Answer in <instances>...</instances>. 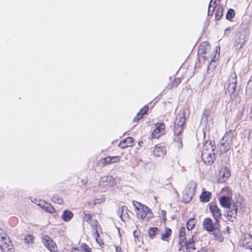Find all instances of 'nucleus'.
I'll return each mask as SVG.
<instances>
[{"mask_svg":"<svg viewBox=\"0 0 252 252\" xmlns=\"http://www.w3.org/2000/svg\"><path fill=\"white\" fill-rule=\"evenodd\" d=\"M159 229L157 227H153L149 230L148 233L149 236L153 238L154 236L159 233Z\"/></svg>","mask_w":252,"mask_h":252,"instance_id":"obj_30","label":"nucleus"},{"mask_svg":"<svg viewBox=\"0 0 252 252\" xmlns=\"http://www.w3.org/2000/svg\"><path fill=\"white\" fill-rule=\"evenodd\" d=\"M133 143V139L131 137H128L124 139L122 142L119 143V146L122 149H125L129 146H132Z\"/></svg>","mask_w":252,"mask_h":252,"instance_id":"obj_19","label":"nucleus"},{"mask_svg":"<svg viewBox=\"0 0 252 252\" xmlns=\"http://www.w3.org/2000/svg\"><path fill=\"white\" fill-rule=\"evenodd\" d=\"M73 217V214L72 212L68 210H64L62 215V219L66 222L70 221Z\"/></svg>","mask_w":252,"mask_h":252,"instance_id":"obj_22","label":"nucleus"},{"mask_svg":"<svg viewBox=\"0 0 252 252\" xmlns=\"http://www.w3.org/2000/svg\"><path fill=\"white\" fill-rule=\"evenodd\" d=\"M220 201L222 206L227 208H231V206L233 205V204L231 202L230 199L228 197H221L220 199Z\"/></svg>","mask_w":252,"mask_h":252,"instance_id":"obj_21","label":"nucleus"},{"mask_svg":"<svg viewBox=\"0 0 252 252\" xmlns=\"http://www.w3.org/2000/svg\"><path fill=\"white\" fill-rule=\"evenodd\" d=\"M37 205L39 206L46 212L50 213H53L55 212V209L50 204L48 203L43 200L39 201V203H37Z\"/></svg>","mask_w":252,"mask_h":252,"instance_id":"obj_15","label":"nucleus"},{"mask_svg":"<svg viewBox=\"0 0 252 252\" xmlns=\"http://www.w3.org/2000/svg\"><path fill=\"white\" fill-rule=\"evenodd\" d=\"M185 121V114L181 112L176 116L174 122L173 131L175 136L174 138V142L178 149H181L183 147L182 138L180 135L184 129Z\"/></svg>","mask_w":252,"mask_h":252,"instance_id":"obj_1","label":"nucleus"},{"mask_svg":"<svg viewBox=\"0 0 252 252\" xmlns=\"http://www.w3.org/2000/svg\"><path fill=\"white\" fill-rule=\"evenodd\" d=\"M220 228V227L219 228L215 229L212 232L216 240L219 242H222L223 240V237Z\"/></svg>","mask_w":252,"mask_h":252,"instance_id":"obj_25","label":"nucleus"},{"mask_svg":"<svg viewBox=\"0 0 252 252\" xmlns=\"http://www.w3.org/2000/svg\"><path fill=\"white\" fill-rule=\"evenodd\" d=\"M203 227L204 230L210 232L214 231L215 229L220 227L219 220H215L214 223L212 220L209 218L205 219L202 222Z\"/></svg>","mask_w":252,"mask_h":252,"instance_id":"obj_7","label":"nucleus"},{"mask_svg":"<svg viewBox=\"0 0 252 252\" xmlns=\"http://www.w3.org/2000/svg\"><path fill=\"white\" fill-rule=\"evenodd\" d=\"M32 240V238L31 235H26L24 241L25 243L29 244Z\"/></svg>","mask_w":252,"mask_h":252,"instance_id":"obj_36","label":"nucleus"},{"mask_svg":"<svg viewBox=\"0 0 252 252\" xmlns=\"http://www.w3.org/2000/svg\"><path fill=\"white\" fill-rule=\"evenodd\" d=\"M211 198V193L209 191H203L200 196V199L201 202H209Z\"/></svg>","mask_w":252,"mask_h":252,"instance_id":"obj_24","label":"nucleus"},{"mask_svg":"<svg viewBox=\"0 0 252 252\" xmlns=\"http://www.w3.org/2000/svg\"><path fill=\"white\" fill-rule=\"evenodd\" d=\"M223 15V8L222 7H219L216 12L215 17L217 20H219Z\"/></svg>","mask_w":252,"mask_h":252,"instance_id":"obj_31","label":"nucleus"},{"mask_svg":"<svg viewBox=\"0 0 252 252\" xmlns=\"http://www.w3.org/2000/svg\"><path fill=\"white\" fill-rule=\"evenodd\" d=\"M166 154V149L164 147L157 145L153 150V154L158 157H162Z\"/></svg>","mask_w":252,"mask_h":252,"instance_id":"obj_17","label":"nucleus"},{"mask_svg":"<svg viewBox=\"0 0 252 252\" xmlns=\"http://www.w3.org/2000/svg\"><path fill=\"white\" fill-rule=\"evenodd\" d=\"M120 160V157L118 156H114V157H110L108 156L104 158H103L102 160V163H105L107 164H109L111 163H114L117 162H118Z\"/></svg>","mask_w":252,"mask_h":252,"instance_id":"obj_20","label":"nucleus"},{"mask_svg":"<svg viewBox=\"0 0 252 252\" xmlns=\"http://www.w3.org/2000/svg\"><path fill=\"white\" fill-rule=\"evenodd\" d=\"M155 127L152 136L154 138H158L164 133L165 126L163 123H158L155 125Z\"/></svg>","mask_w":252,"mask_h":252,"instance_id":"obj_10","label":"nucleus"},{"mask_svg":"<svg viewBox=\"0 0 252 252\" xmlns=\"http://www.w3.org/2000/svg\"><path fill=\"white\" fill-rule=\"evenodd\" d=\"M235 135V131L232 129L226 132L220 142V150L221 153H225L230 150Z\"/></svg>","mask_w":252,"mask_h":252,"instance_id":"obj_2","label":"nucleus"},{"mask_svg":"<svg viewBox=\"0 0 252 252\" xmlns=\"http://www.w3.org/2000/svg\"><path fill=\"white\" fill-rule=\"evenodd\" d=\"M236 84L237 75L235 72H232L228 78L225 93L230 94H233L235 90Z\"/></svg>","mask_w":252,"mask_h":252,"instance_id":"obj_8","label":"nucleus"},{"mask_svg":"<svg viewBox=\"0 0 252 252\" xmlns=\"http://www.w3.org/2000/svg\"><path fill=\"white\" fill-rule=\"evenodd\" d=\"M201 157L203 162L206 164L211 165L214 163L215 159V154L205 153L201 154Z\"/></svg>","mask_w":252,"mask_h":252,"instance_id":"obj_14","label":"nucleus"},{"mask_svg":"<svg viewBox=\"0 0 252 252\" xmlns=\"http://www.w3.org/2000/svg\"><path fill=\"white\" fill-rule=\"evenodd\" d=\"M186 247V251L189 252V251L190 252L191 251L194 250V244H185Z\"/></svg>","mask_w":252,"mask_h":252,"instance_id":"obj_38","label":"nucleus"},{"mask_svg":"<svg viewBox=\"0 0 252 252\" xmlns=\"http://www.w3.org/2000/svg\"><path fill=\"white\" fill-rule=\"evenodd\" d=\"M240 244L242 247L248 249H252V236L250 234L244 235L240 241Z\"/></svg>","mask_w":252,"mask_h":252,"instance_id":"obj_9","label":"nucleus"},{"mask_svg":"<svg viewBox=\"0 0 252 252\" xmlns=\"http://www.w3.org/2000/svg\"><path fill=\"white\" fill-rule=\"evenodd\" d=\"M80 249L83 252H91L92 251V249L85 243L81 244Z\"/></svg>","mask_w":252,"mask_h":252,"instance_id":"obj_33","label":"nucleus"},{"mask_svg":"<svg viewBox=\"0 0 252 252\" xmlns=\"http://www.w3.org/2000/svg\"><path fill=\"white\" fill-rule=\"evenodd\" d=\"M194 244V241L192 238H190L188 241H186L185 244Z\"/></svg>","mask_w":252,"mask_h":252,"instance_id":"obj_45","label":"nucleus"},{"mask_svg":"<svg viewBox=\"0 0 252 252\" xmlns=\"http://www.w3.org/2000/svg\"><path fill=\"white\" fill-rule=\"evenodd\" d=\"M116 184L115 179L111 176L102 177L99 181V186L105 191L114 186Z\"/></svg>","mask_w":252,"mask_h":252,"instance_id":"obj_6","label":"nucleus"},{"mask_svg":"<svg viewBox=\"0 0 252 252\" xmlns=\"http://www.w3.org/2000/svg\"><path fill=\"white\" fill-rule=\"evenodd\" d=\"M209 209L212 213L215 220L220 221L221 218V213L219 208L216 204H210Z\"/></svg>","mask_w":252,"mask_h":252,"instance_id":"obj_13","label":"nucleus"},{"mask_svg":"<svg viewBox=\"0 0 252 252\" xmlns=\"http://www.w3.org/2000/svg\"><path fill=\"white\" fill-rule=\"evenodd\" d=\"M149 109V107L147 105H145L140 111L137 114V115L133 119L134 122H138L142 117V115H145L147 113Z\"/></svg>","mask_w":252,"mask_h":252,"instance_id":"obj_23","label":"nucleus"},{"mask_svg":"<svg viewBox=\"0 0 252 252\" xmlns=\"http://www.w3.org/2000/svg\"><path fill=\"white\" fill-rule=\"evenodd\" d=\"M185 239H186L185 236H183V237L179 236V244L182 245V243L185 242Z\"/></svg>","mask_w":252,"mask_h":252,"instance_id":"obj_47","label":"nucleus"},{"mask_svg":"<svg viewBox=\"0 0 252 252\" xmlns=\"http://www.w3.org/2000/svg\"><path fill=\"white\" fill-rule=\"evenodd\" d=\"M0 248L3 252H14L11 242L1 229H0Z\"/></svg>","mask_w":252,"mask_h":252,"instance_id":"obj_4","label":"nucleus"},{"mask_svg":"<svg viewBox=\"0 0 252 252\" xmlns=\"http://www.w3.org/2000/svg\"><path fill=\"white\" fill-rule=\"evenodd\" d=\"M185 228L184 227H181L179 230V236L183 237V236H185Z\"/></svg>","mask_w":252,"mask_h":252,"instance_id":"obj_40","label":"nucleus"},{"mask_svg":"<svg viewBox=\"0 0 252 252\" xmlns=\"http://www.w3.org/2000/svg\"><path fill=\"white\" fill-rule=\"evenodd\" d=\"M205 46H207L208 47H209V45H208V44L207 43H206V42H204L202 44V45L200 46V48H199V50L201 51V50H203V47ZM204 53H205V50H204Z\"/></svg>","mask_w":252,"mask_h":252,"instance_id":"obj_44","label":"nucleus"},{"mask_svg":"<svg viewBox=\"0 0 252 252\" xmlns=\"http://www.w3.org/2000/svg\"><path fill=\"white\" fill-rule=\"evenodd\" d=\"M124 212V207L122 206V207H119V208L118 209V210L117 211V214L120 218H121L122 216H123Z\"/></svg>","mask_w":252,"mask_h":252,"instance_id":"obj_37","label":"nucleus"},{"mask_svg":"<svg viewBox=\"0 0 252 252\" xmlns=\"http://www.w3.org/2000/svg\"><path fill=\"white\" fill-rule=\"evenodd\" d=\"M129 218V215L126 211L125 212H124L123 216L121 217V219L123 221H126L128 220Z\"/></svg>","mask_w":252,"mask_h":252,"instance_id":"obj_39","label":"nucleus"},{"mask_svg":"<svg viewBox=\"0 0 252 252\" xmlns=\"http://www.w3.org/2000/svg\"><path fill=\"white\" fill-rule=\"evenodd\" d=\"M245 110V107L244 105H242L240 108H239V111L238 113V115L237 116V119L238 120H240L242 119V116L244 115V111Z\"/></svg>","mask_w":252,"mask_h":252,"instance_id":"obj_34","label":"nucleus"},{"mask_svg":"<svg viewBox=\"0 0 252 252\" xmlns=\"http://www.w3.org/2000/svg\"><path fill=\"white\" fill-rule=\"evenodd\" d=\"M71 252H79V250L78 249H74Z\"/></svg>","mask_w":252,"mask_h":252,"instance_id":"obj_49","label":"nucleus"},{"mask_svg":"<svg viewBox=\"0 0 252 252\" xmlns=\"http://www.w3.org/2000/svg\"><path fill=\"white\" fill-rule=\"evenodd\" d=\"M92 218V217L90 214H85L84 216L83 217V220L84 221H88Z\"/></svg>","mask_w":252,"mask_h":252,"instance_id":"obj_41","label":"nucleus"},{"mask_svg":"<svg viewBox=\"0 0 252 252\" xmlns=\"http://www.w3.org/2000/svg\"><path fill=\"white\" fill-rule=\"evenodd\" d=\"M133 205L138 211V217L144 220H148L152 217L153 214L150 209L146 206L137 201H133Z\"/></svg>","mask_w":252,"mask_h":252,"instance_id":"obj_3","label":"nucleus"},{"mask_svg":"<svg viewBox=\"0 0 252 252\" xmlns=\"http://www.w3.org/2000/svg\"><path fill=\"white\" fill-rule=\"evenodd\" d=\"M251 85H252V77L251 78V79L248 83V85L251 86Z\"/></svg>","mask_w":252,"mask_h":252,"instance_id":"obj_48","label":"nucleus"},{"mask_svg":"<svg viewBox=\"0 0 252 252\" xmlns=\"http://www.w3.org/2000/svg\"><path fill=\"white\" fill-rule=\"evenodd\" d=\"M215 148V146L212 142L206 141L203 146L202 154L213 153Z\"/></svg>","mask_w":252,"mask_h":252,"instance_id":"obj_16","label":"nucleus"},{"mask_svg":"<svg viewBox=\"0 0 252 252\" xmlns=\"http://www.w3.org/2000/svg\"><path fill=\"white\" fill-rule=\"evenodd\" d=\"M180 83V79L179 78L175 79L174 81L172 86L176 87Z\"/></svg>","mask_w":252,"mask_h":252,"instance_id":"obj_43","label":"nucleus"},{"mask_svg":"<svg viewBox=\"0 0 252 252\" xmlns=\"http://www.w3.org/2000/svg\"><path fill=\"white\" fill-rule=\"evenodd\" d=\"M136 233V231H134L133 232V235H134V237H135V236H136V235H135Z\"/></svg>","mask_w":252,"mask_h":252,"instance_id":"obj_50","label":"nucleus"},{"mask_svg":"<svg viewBox=\"0 0 252 252\" xmlns=\"http://www.w3.org/2000/svg\"><path fill=\"white\" fill-rule=\"evenodd\" d=\"M103 201V199L102 198L95 199L94 200V204H98V203H100L101 202H102Z\"/></svg>","mask_w":252,"mask_h":252,"instance_id":"obj_46","label":"nucleus"},{"mask_svg":"<svg viewBox=\"0 0 252 252\" xmlns=\"http://www.w3.org/2000/svg\"><path fill=\"white\" fill-rule=\"evenodd\" d=\"M186 252H190V251H189V252L186 251Z\"/></svg>","mask_w":252,"mask_h":252,"instance_id":"obj_52","label":"nucleus"},{"mask_svg":"<svg viewBox=\"0 0 252 252\" xmlns=\"http://www.w3.org/2000/svg\"><path fill=\"white\" fill-rule=\"evenodd\" d=\"M235 15V11L232 9H229L226 15V18L227 20H231L232 18L234 17Z\"/></svg>","mask_w":252,"mask_h":252,"instance_id":"obj_32","label":"nucleus"},{"mask_svg":"<svg viewBox=\"0 0 252 252\" xmlns=\"http://www.w3.org/2000/svg\"><path fill=\"white\" fill-rule=\"evenodd\" d=\"M42 241L50 251L52 252L56 251L57 249L56 245L49 237L48 236H44L42 237Z\"/></svg>","mask_w":252,"mask_h":252,"instance_id":"obj_11","label":"nucleus"},{"mask_svg":"<svg viewBox=\"0 0 252 252\" xmlns=\"http://www.w3.org/2000/svg\"><path fill=\"white\" fill-rule=\"evenodd\" d=\"M248 34L246 31L242 30L237 32L235 35V42L233 47L235 49L239 50L242 48L245 44Z\"/></svg>","mask_w":252,"mask_h":252,"instance_id":"obj_5","label":"nucleus"},{"mask_svg":"<svg viewBox=\"0 0 252 252\" xmlns=\"http://www.w3.org/2000/svg\"><path fill=\"white\" fill-rule=\"evenodd\" d=\"M216 0H211L209 6L208 15H212L216 6Z\"/></svg>","mask_w":252,"mask_h":252,"instance_id":"obj_28","label":"nucleus"},{"mask_svg":"<svg viewBox=\"0 0 252 252\" xmlns=\"http://www.w3.org/2000/svg\"><path fill=\"white\" fill-rule=\"evenodd\" d=\"M220 178L221 182H224L230 176V171L226 167L221 168L220 171Z\"/></svg>","mask_w":252,"mask_h":252,"instance_id":"obj_18","label":"nucleus"},{"mask_svg":"<svg viewBox=\"0 0 252 252\" xmlns=\"http://www.w3.org/2000/svg\"><path fill=\"white\" fill-rule=\"evenodd\" d=\"M91 225L93 228V233L94 234V235H95V237H96V240L97 241V237H99V234L98 232V228L100 226L99 225V224L98 222L96 220H93L92 222Z\"/></svg>","mask_w":252,"mask_h":252,"instance_id":"obj_26","label":"nucleus"},{"mask_svg":"<svg viewBox=\"0 0 252 252\" xmlns=\"http://www.w3.org/2000/svg\"><path fill=\"white\" fill-rule=\"evenodd\" d=\"M171 230L169 228L166 227L164 232L161 234V239L165 240L167 238L170 236L171 234Z\"/></svg>","mask_w":252,"mask_h":252,"instance_id":"obj_27","label":"nucleus"},{"mask_svg":"<svg viewBox=\"0 0 252 252\" xmlns=\"http://www.w3.org/2000/svg\"><path fill=\"white\" fill-rule=\"evenodd\" d=\"M195 223L196 221L195 219H190L187 223V228L188 230H192L194 227Z\"/></svg>","mask_w":252,"mask_h":252,"instance_id":"obj_29","label":"nucleus"},{"mask_svg":"<svg viewBox=\"0 0 252 252\" xmlns=\"http://www.w3.org/2000/svg\"><path fill=\"white\" fill-rule=\"evenodd\" d=\"M227 218L228 220L230 221H233L236 219L237 214V206L233 204L231 208H227Z\"/></svg>","mask_w":252,"mask_h":252,"instance_id":"obj_12","label":"nucleus"},{"mask_svg":"<svg viewBox=\"0 0 252 252\" xmlns=\"http://www.w3.org/2000/svg\"><path fill=\"white\" fill-rule=\"evenodd\" d=\"M232 29H233V27H229V28L225 29V31H224V34L228 35L230 33L231 31H232Z\"/></svg>","mask_w":252,"mask_h":252,"instance_id":"obj_42","label":"nucleus"},{"mask_svg":"<svg viewBox=\"0 0 252 252\" xmlns=\"http://www.w3.org/2000/svg\"><path fill=\"white\" fill-rule=\"evenodd\" d=\"M191 198V197H190L189 198V200H190Z\"/></svg>","mask_w":252,"mask_h":252,"instance_id":"obj_51","label":"nucleus"},{"mask_svg":"<svg viewBox=\"0 0 252 252\" xmlns=\"http://www.w3.org/2000/svg\"><path fill=\"white\" fill-rule=\"evenodd\" d=\"M52 201L57 204H62L63 202L62 199L60 198L57 195H54L52 197Z\"/></svg>","mask_w":252,"mask_h":252,"instance_id":"obj_35","label":"nucleus"}]
</instances>
